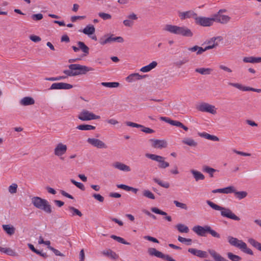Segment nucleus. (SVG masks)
Here are the masks:
<instances>
[{"mask_svg":"<svg viewBox=\"0 0 261 261\" xmlns=\"http://www.w3.org/2000/svg\"><path fill=\"white\" fill-rule=\"evenodd\" d=\"M111 238L113 239L116 240L119 243L125 244V245H130V243L125 241L122 238L116 236L115 235H112Z\"/></svg>","mask_w":261,"mask_h":261,"instance_id":"44","label":"nucleus"},{"mask_svg":"<svg viewBox=\"0 0 261 261\" xmlns=\"http://www.w3.org/2000/svg\"><path fill=\"white\" fill-rule=\"evenodd\" d=\"M77 129L82 130H94L95 126L89 124H81L78 125L76 127Z\"/></svg>","mask_w":261,"mask_h":261,"instance_id":"36","label":"nucleus"},{"mask_svg":"<svg viewBox=\"0 0 261 261\" xmlns=\"http://www.w3.org/2000/svg\"><path fill=\"white\" fill-rule=\"evenodd\" d=\"M140 128H142V132L147 134H151L154 132V130L153 129L150 128L149 127H145L143 125V127H141Z\"/></svg>","mask_w":261,"mask_h":261,"instance_id":"56","label":"nucleus"},{"mask_svg":"<svg viewBox=\"0 0 261 261\" xmlns=\"http://www.w3.org/2000/svg\"><path fill=\"white\" fill-rule=\"evenodd\" d=\"M227 256L229 259L232 261H241L242 258L239 255L233 254L231 252H228L227 253Z\"/></svg>","mask_w":261,"mask_h":261,"instance_id":"42","label":"nucleus"},{"mask_svg":"<svg viewBox=\"0 0 261 261\" xmlns=\"http://www.w3.org/2000/svg\"><path fill=\"white\" fill-rule=\"evenodd\" d=\"M144 239L146 240L152 242L153 243H159V242L158 239H156V238H153L152 237H151V236H144Z\"/></svg>","mask_w":261,"mask_h":261,"instance_id":"57","label":"nucleus"},{"mask_svg":"<svg viewBox=\"0 0 261 261\" xmlns=\"http://www.w3.org/2000/svg\"><path fill=\"white\" fill-rule=\"evenodd\" d=\"M178 241L181 243L187 242V244L188 245H191L192 241V239H187V238H182L180 236H178Z\"/></svg>","mask_w":261,"mask_h":261,"instance_id":"52","label":"nucleus"},{"mask_svg":"<svg viewBox=\"0 0 261 261\" xmlns=\"http://www.w3.org/2000/svg\"><path fill=\"white\" fill-rule=\"evenodd\" d=\"M146 76L145 75H140L138 73H132L130 75H129L126 78V80L129 83L134 82L136 80H141Z\"/></svg>","mask_w":261,"mask_h":261,"instance_id":"22","label":"nucleus"},{"mask_svg":"<svg viewBox=\"0 0 261 261\" xmlns=\"http://www.w3.org/2000/svg\"><path fill=\"white\" fill-rule=\"evenodd\" d=\"M233 193H234L235 194L236 196L239 199H242L243 198H244L247 195V193L246 192H245V191L237 192V191H236L235 189H234V192H233Z\"/></svg>","mask_w":261,"mask_h":261,"instance_id":"45","label":"nucleus"},{"mask_svg":"<svg viewBox=\"0 0 261 261\" xmlns=\"http://www.w3.org/2000/svg\"><path fill=\"white\" fill-rule=\"evenodd\" d=\"M196 109L201 112H208L212 114H215L216 111L214 106L208 103L202 102L196 107Z\"/></svg>","mask_w":261,"mask_h":261,"instance_id":"9","label":"nucleus"},{"mask_svg":"<svg viewBox=\"0 0 261 261\" xmlns=\"http://www.w3.org/2000/svg\"><path fill=\"white\" fill-rule=\"evenodd\" d=\"M0 252L5 253L11 256H13L15 254V252L10 248L0 247Z\"/></svg>","mask_w":261,"mask_h":261,"instance_id":"40","label":"nucleus"},{"mask_svg":"<svg viewBox=\"0 0 261 261\" xmlns=\"http://www.w3.org/2000/svg\"><path fill=\"white\" fill-rule=\"evenodd\" d=\"M228 241L231 245L239 248L243 252L249 255H253V252L252 250L248 248L247 244L242 240H239L236 238L229 236L228 237Z\"/></svg>","mask_w":261,"mask_h":261,"instance_id":"4","label":"nucleus"},{"mask_svg":"<svg viewBox=\"0 0 261 261\" xmlns=\"http://www.w3.org/2000/svg\"><path fill=\"white\" fill-rule=\"evenodd\" d=\"M32 203L36 208L43 211L47 214L52 213L51 206L48 201L39 197H33L32 198Z\"/></svg>","mask_w":261,"mask_h":261,"instance_id":"3","label":"nucleus"},{"mask_svg":"<svg viewBox=\"0 0 261 261\" xmlns=\"http://www.w3.org/2000/svg\"><path fill=\"white\" fill-rule=\"evenodd\" d=\"M207 233L210 234L214 238L217 239H219L221 237L220 234L216 232L215 230L213 229L210 226H208Z\"/></svg>","mask_w":261,"mask_h":261,"instance_id":"43","label":"nucleus"},{"mask_svg":"<svg viewBox=\"0 0 261 261\" xmlns=\"http://www.w3.org/2000/svg\"><path fill=\"white\" fill-rule=\"evenodd\" d=\"M189 61V60L188 58H185L182 60H179L175 62L174 65L178 67H180L182 65L188 63Z\"/></svg>","mask_w":261,"mask_h":261,"instance_id":"48","label":"nucleus"},{"mask_svg":"<svg viewBox=\"0 0 261 261\" xmlns=\"http://www.w3.org/2000/svg\"><path fill=\"white\" fill-rule=\"evenodd\" d=\"M248 243H249L252 246L258 250L261 251V243L257 242L255 240L252 238H250L248 240Z\"/></svg>","mask_w":261,"mask_h":261,"instance_id":"34","label":"nucleus"},{"mask_svg":"<svg viewBox=\"0 0 261 261\" xmlns=\"http://www.w3.org/2000/svg\"><path fill=\"white\" fill-rule=\"evenodd\" d=\"M153 180L155 182L157 183L158 185L163 188H168L170 186V185L168 182H163L162 181L157 178H154Z\"/></svg>","mask_w":261,"mask_h":261,"instance_id":"46","label":"nucleus"},{"mask_svg":"<svg viewBox=\"0 0 261 261\" xmlns=\"http://www.w3.org/2000/svg\"><path fill=\"white\" fill-rule=\"evenodd\" d=\"M149 141L151 143V146L154 148L161 149L166 148L167 146V142L164 140L151 139Z\"/></svg>","mask_w":261,"mask_h":261,"instance_id":"13","label":"nucleus"},{"mask_svg":"<svg viewBox=\"0 0 261 261\" xmlns=\"http://www.w3.org/2000/svg\"><path fill=\"white\" fill-rule=\"evenodd\" d=\"M188 252L201 258H206L208 256L207 253L206 251L198 250L195 248H189Z\"/></svg>","mask_w":261,"mask_h":261,"instance_id":"17","label":"nucleus"},{"mask_svg":"<svg viewBox=\"0 0 261 261\" xmlns=\"http://www.w3.org/2000/svg\"><path fill=\"white\" fill-rule=\"evenodd\" d=\"M47 248L52 251L57 256H64L65 255L61 253L58 250L54 248V247H51V246H47Z\"/></svg>","mask_w":261,"mask_h":261,"instance_id":"55","label":"nucleus"},{"mask_svg":"<svg viewBox=\"0 0 261 261\" xmlns=\"http://www.w3.org/2000/svg\"><path fill=\"white\" fill-rule=\"evenodd\" d=\"M70 181L81 190L84 191L85 190V187L82 183L77 182L73 179H71Z\"/></svg>","mask_w":261,"mask_h":261,"instance_id":"50","label":"nucleus"},{"mask_svg":"<svg viewBox=\"0 0 261 261\" xmlns=\"http://www.w3.org/2000/svg\"><path fill=\"white\" fill-rule=\"evenodd\" d=\"M98 15L103 20L110 19L112 18V16L110 14L103 12L99 13Z\"/></svg>","mask_w":261,"mask_h":261,"instance_id":"54","label":"nucleus"},{"mask_svg":"<svg viewBox=\"0 0 261 261\" xmlns=\"http://www.w3.org/2000/svg\"><path fill=\"white\" fill-rule=\"evenodd\" d=\"M113 35H111L108 38L109 39V43H111L113 41H117L118 42H123L124 41L123 38L122 37H113Z\"/></svg>","mask_w":261,"mask_h":261,"instance_id":"47","label":"nucleus"},{"mask_svg":"<svg viewBox=\"0 0 261 261\" xmlns=\"http://www.w3.org/2000/svg\"><path fill=\"white\" fill-rule=\"evenodd\" d=\"M79 69H77V71H75V75H78L80 74H85L87 72L90 71H93L94 69L92 67H88L85 65H79Z\"/></svg>","mask_w":261,"mask_h":261,"instance_id":"19","label":"nucleus"},{"mask_svg":"<svg viewBox=\"0 0 261 261\" xmlns=\"http://www.w3.org/2000/svg\"><path fill=\"white\" fill-rule=\"evenodd\" d=\"M79 65L80 64H70L68 66V68L69 69L72 70V71H77V69H79Z\"/></svg>","mask_w":261,"mask_h":261,"instance_id":"61","label":"nucleus"},{"mask_svg":"<svg viewBox=\"0 0 261 261\" xmlns=\"http://www.w3.org/2000/svg\"><path fill=\"white\" fill-rule=\"evenodd\" d=\"M203 171L208 173L211 177H213L214 173L217 170L207 166H204L203 167Z\"/></svg>","mask_w":261,"mask_h":261,"instance_id":"41","label":"nucleus"},{"mask_svg":"<svg viewBox=\"0 0 261 261\" xmlns=\"http://www.w3.org/2000/svg\"><path fill=\"white\" fill-rule=\"evenodd\" d=\"M158 65L156 61H152L149 65L142 67L140 71L143 72H147L154 68Z\"/></svg>","mask_w":261,"mask_h":261,"instance_id":"26","label":"nucleus"},{"mask_svg":"<svg viewBox=\"0 0 261 261\" xmlns=\"http://www.w3.org/2000/svg\"><path fill=\"white\" fill-rule=\"evenodd\" d=\"M197 15V14L192 10L180 12L179 14V16L180 17L181 19H185L189 18H193L195 19Z\"/></svg>","mask_w":261,"mask_h":261,"instance_id":"18","label":"nucleus"},{"mask_svg":"<svg viewBox=\"0 0 261 261\" xmlns=\"http://www.w3.org/2000/svg\"><path fill=\"white\" fill-rule=\"evenodd\" d=\"M163 30L173 34L181 35L186 37H192L193 36L191 30L185 26L179 27L168 24L164 26Z\"/></svg>","mask_w":261,"mask_h":261,"instance_id":"1","label":"nucleus"},{"mask_svg":"<svg viewBox=\"0 0 261 261\" xmlns=\"http://www.w3.org/2000/svg\"><path fill=\"white\" fill-rule=\"evenodd\" d=\"M213 71V69L211 68H196L195 69V71L196 72L199 73L202 75H207L211 74V72Z\"/></svg>","mask_w":261,"mask_h":261,"instance_id":"35","label":"nucleus"},{"mask_svg":"<svg viewBox=\"0 0 261 261\" xmlns=\"http://www.w3.org/2000/svg\"><path fill=\"white\" fill-rule=\"evenodd\" d=\"M126 124L127 126L133 127L140 128L141 127H143L142 125L139 124H137V123H136L134 122H126Z\"/></svg>","mask_w":261,"mask_h":261,"instance_id":"59","label":"nucleus"},{"mask_svg":"<svg viewBox=\"0 0 261 261\" xmlns=\"http://www.w3.org/2000/svg\"><path fill=\"white\" fill-rule=\"evenodd\" d=\"M87 142L91 145L98 148H107V145L102 141L95 138H88L87 140Z\"/></svg>","mask_w":261,"mask_h":261,"instance_id":"11","label":"nucleus"},{"mask_svg":"<svg viewBox=\"0 0 261 261\" xmlns=\"http://www.w3.org/2000/svg\"><path fill=\"white\" fill-rule=\"evenodd\" d=\"M113 166L121 171L129 172L130 171V168L126 165L121 162H117L113 164Z\"/></svg>","mask_w":261,"mask_h":261,"instance_id":"21","label":"nucleus"},{"mask_svg":"<svg viewBox=\"0 0 261 261\" xmlns=\"http://www.w3.org/2000/svg\"><path fill=\"white\" fill-rule=\"evenodd\" d=\"M190 172L193 175L196 181L203 180L205 178L204 175L199 171L192 169L191 170Z\"/></svg>","mask_w":261,"mask_h":261,"instance_id":"28","label":"nucleus"},{"mask_svg":"<svg viewBox=\"0 0 261 261\" xmlns=\"http://www.w3.org/2000/svg\"><path fill=\"white\" fill-rule=\"evenodd\" d=\"M19 103L21 106H27L34 105L35 103V100L31 97L26 96L22 98L20 100Z\"/></svg>","mask_w":261,"mask_h":261,"instance_id":"23","label":"nucleus"},{"mask_svg":"<svg viewBox=\"0 0 261 261\" xmlns=\"http://www.w3.org/2000/svg\"><path fill=\"white\" fill-rule=\"evenodd\" d=\"M143 195L147 198H148L151 199H154L155 197L153 194L150 191L146 190L143 191Z\"/></svg>","mask_w":261,"mask_h":261,"instance_id":"49","label":"nucleus"},{"mask_svg":"<svg viewBox=\"0 0 261 261\" xmlns=\"http://www.w3.org/2000/svg\"><path fill=\"white\" fill-rule=\"evenodd\" d=\"M233 192H234V188L233 186H229L222 189L213 190L212 191L213 193H220L225 194L231 193Z\"/></svg>","mask_w":261,"mask_h":261,"instance_id":"20","label":"nucleus"},{"mask_svg":"<svg viewBox=\"0 0 261 261\" xmlns=\"http://www.w3.org/2000/svg\"><path fill=\"white\" fill-rule=\"evenodd\" d=\"M176 228L177 230L182 233H188L189 231V229L188 226L182 224H178L176 225Z\"/></svg>","mask_w":261,"mask_h":261,"instance_id":"37","label":"nucleus"},{"mask_svg":"<svg viewBox=\"0 0 261 261\" xmlns=\"http://www.w3.org/2000/svg\"><path fill=\"white\" fill-rule=\"evenodd\" d=\"M93 197L100 202H102L104 201L103 197L99 194H94Z\"/></svg>","mask_w":261,"mask_h":261,"instance_id":"62","label":"nucleus"},{"mask_svg":"<svg viewBox=\"0 0 261 261\" xmlns=\"http://www.w3.org/2000/svg\"><path fill=\"white\" fill-rule=\"evenodd\" d=\"M217 39H219V40H222V38L221 36L212 38L210 40L207 41V44H209L211 42H213L214 43L213 44V45L206 46L205 48H202V47L198 46V49H197V51L196 53L197 55H201L204 51H205L207 50H208V49H213V48L216 47V46H217L218 45V42H216V40Z\"/></svg>","mask_w":261,"mask_h":261,"instance_id":"8","label":"nucleus"},{"mask_svg":"<svg viewBox=\"0 0 261 261\" xmlns=\"http://www.w3.org/2000/svg\"><path fill=\"white\" fill-rule=\"evenodd\" d=\"M243 61L245 63H254V57H244Z\"/></svg>","mask_w":261,"mask_h":261,"instance_id":"64","label":"nucleus"},{"mask_svg":"<svg viewBox=\"0 0 261 261\" xmlns=\"http://www.w3.org/2000/svg\"><path fill=\"white\" fill-rule=\"evenodd\" d=\"M3 229L9 235H12L15 233V228L10 225H3Z\"/></svg>","mask_w":261,"mask_h":261,"instance_id":"33","label":"nucleus"},{"mask_svg":"<svg viewBox=\"0 0 261 261\" xmlns=\"http://www.w3.org/2000/svg\"><path fill=\"white\" fill-rule=\"evenodd\" d=\"M17 185L15 183L12 184L8 188L9 192L11 194H15L17 192Z\"/></svg>","mask_w":261,"mask_h":261,"instance_id":"51","label":"nucleus"},{"mask_svg":"<svg viewBox=\"0 0 261 261\" xmlns=\"http://www.w3.org/2000/svg\"><path fill=\"white\" fill-rule=\"evenodd\" d=\"M138 19V17L134 13H132L127 16V19L123 21V24L127 27L132 28L134 24V20Z\"/></svg>","mask_w":261,"mask_h":261,"instance_id":"16","label":"nucleus"},{"mask_svg":"<svg viewBox=\"0 0 261 261\" xmlns=\"http://www.w3.org/2000/svg\"><path fill=\"white\" fill-rule=\"evenodd\" d=\"M77 45L80 49H81L82 51L84 53V55L85 56H87L89 54V48L83 42H77Z\"/></svg>","mask_w":261,"mask_h":261,"instance_id":"30","label":"nucleus"},{"mask_svg":"<svg viewBox=\"0 0 261 261\" xmlns=\"http://www.w3.org/2000/svg\"><path fill=\"white\" fill-rule=\"evenodd\" d=\"M78 118L82 121H88L98 119L100 116L90 112L88 110H83L79 115Z\"/></svg>","mask_w":261,"mask_h":261,"instance_id":"7","label":"nucleus"},{"mask_svg":"<svg viewBox=\"0 0 261 261\" xmlns=\"http://www.w3.org/2000/svg\"><path fill=\"white\" fill-rule=\"evenodd\" d=\"M182 143L190 146L195 147L197 145V143L191 138H185L182 140Z\"/></svg>","mask_w":261,"mask_h":261,"instance_id":"38","label":"nucleus"},{"mask_svg":"<svg viewBox=\"0 0 261 261\" xmlns=\"http://www.w3.org/2000/svg\"><path fill=\"white\" fill-rule=\"evenodd\" d=\"M228 85H230L231 86H233L235 88H237L240 90L244 91H252V90H253V88L249 87L243 86L242 85H241L239 83H229Z\"/></svg>","mask_w":261,"mask_h":261,"instance_id":"27","label":"nucleus"},{"mask_svg":"<svg viewBox=\"0 0 261 261\" xmlns=\"http://www.w3.org/2000/svg\"><path fill=\"white\" fill-rule=\"evenodd\" d=\"M32 18L34 20H40L43 18V15L41 13L33 14Z\"/></svg>","mask_w":261,"mask_h":261,"instance_id":"58","label":"nucleus"},{"mask_svg":"<svg viewBox=\"0 0 261 261\" xmlns=\"http://www.w3.org/2000/svg\"><path fill=\"white\" fill-rule=\"evenodd\" d=\"M30 40H31L32 41H33L34 42H39L41 40V39L40 37L36 36V35H31L30 36Z\"/></svg>","mask_w":261,"mask_h":261,"instance_id":"63","label":"nucleus"},{"mask_svg":"<svg viewBox=\"0 0 261 261\" xmlns=\"http://www.w3.org/2000/svg\"><path fill=\"white\" fill-rule=\"evenodd\" d=\"M73 87V86L70 84L66 83H53L49 90H56V89H70Z\"/></svg>","mask_w":261,"mask_h":261,"instance_id":"15","label":"nucleus"},{"mask_svg":"<svg viewBox=\"0 0 261 261\" xmlns=\"http://www.w3.org/2000/svg\"><path fill=\"white\" fill-rule=\"evenodd\" d=\"M208 226L209 225L204 226L196 225L193 227L192 230L197 235L201 237H205L206 234L207 233Z\"/></svg>","mask_w":261,"mask_h":261,"instance_id":"14","label":"nucleus"},{"mask_svg":"<svg viewBox=\"0 0 261 261\" xmlns=\"http://www.w3.org/2000/svg\"><path fill=\"white\" fill-rule=\"evenodd\" d=\"M199 135L206 139L211 140L215 141H218L219 139L216 136L211 135L206 133H199Z\"/></svg>","mask_w":261,"mask_h":261,"instance_id":"32","label":"nucleus"},{"mask_svg":"<svg viewBox=\"0 0 261 261\" xmlns=\"http://www.w3.org/2000/svg\"><path fill=\"white\" fill-rule=\"evenodd\" d=\"M67 150V145L62 143H58L54 149V154L55 155L60 156L64 154Z\"/></svg>","mask_w":261,"mask_h":261,"instance_id":"12","label":"nucleus"},{"mask_svg":"<svg viewBox=\"0 0 261 261\" xmlns=\"http://www.w3.org/2000/svg\"><path fill=\"white\" fill-rule=\"evenodd\" d=\"M195 22L196 24L202 26V27H211L214 22L213 16L211 18L206 17L203 16H198L195 18Z\"/></svg>","mask_w":261,"mask_h":261,"instance_id":"6","label":"nucleus"},{"mask_svg":"<svg viewBox=\"0 0 261 261\" xmlns=\"http://www.w3.org/2000/svg\"><path fill=\"white\" fill-rule=\"evenodd\" d=\"M151 211L155 214L166 216L165 219L168 221L171 222L172 221L171 216H167V214L166 212L159 209L157 207H153L151 208Z\"/></svg>","mask_w":261,"mask_h":261,"instance_id":"24","label":"nucleus"},{"mask_svg":"<svg viewBox=\"0 0 261 261\" xmlns=\"http://www.w3.org/2000/svg\"><path fill=\"white\" fill-rule=\"evenodd\" d=\"M213 17L214 22H217L221 24L227 23L231 19V18L228 15L220 14H215L213 15Z\"/></svg>","mask_w":261,"mask_h":261,"instance_id":"10","label":"nucleus"},{"mask_svg":"<svg viewBox=\"0 0 261 261\" xmlns=\"http://www.w3.org/2000/svg\"><path fill=\"white\" fill-rule=\"evenodd\" d=\"M68 210L71 213L70 216L71 217H73L74 216L82 217L83 216V214L81 213V212L73 206H69L68 207Z\"/></svg>","mask_w":261,"mask_h":261,"instance_id":"31","label":"nucleus"},{"mask_svg":"<svg viewBox=\"0 0 261 261\" xmlns=\"http://www.w3.org/2000/svg\"><path fill=\"white\" fill-rule=\"evenodd\" d=\"M173 203L175 204V205L178 207H180L182 209L187 210H188V206L185 203H181L178 201L174 200L173 201Z\"/></svg>","mask_w":261,"mask_h":261,"instance_id":"53","label":"nucleus"},{"mask_svg":"<svg viewBox=\"0 0 261 261\" xmlns=\"http://www.w3.org/2000/svg\"><path fill=\"white\" fill-rule=\"evenodd\" d=\"M95 29L93 25H87L82 31V32L87 35H90L94 34Z\"/></svg>","mask_w":261,"mask_h":261,"instance_id":"29","label":"nucleus"},{"mask_svg":"<svg viewBox=\"0 0 261 261\" xmlns=\"http://www.w3.org/2000/svg\"><path fill=\"white\" fill-rule=\"evenodd\" d=\"M63 73H65L68 76H74L75 72L72 70H65L63 71Z\"/></svg>","mask_w":261,"mask_h":261,"instance_id":"60","label":"nucleus"},{"mask_svg":"<svg viewBox=\"0 0 261 261\" xmlns=\"http://www.w3.org/2000/svg\"><path fill=\"white\" fill-rule=\"evenodd\" d=\"M145 156L153 161H156L159 163L158 167L159 168L165 169L169 166V163L165 161V158L156 155L155 154H151L146 153Z\"/></svg>","mask_w":261,"mask_h":261,"instance_id":"5","label":"nucleus"},{"mask_svg":"<svg viewBox=\"0 0 261 261\" xmlns=\"http://www.w3.org/2000/svg\"><path fill=\"white\" fill-rule=\"evenodd\" d=\"M101 85L108 88H117L119 86L118 82H102Z\"/></svg>","mask_w":261,"mask_h":261,"instance_id":"39","label":"nucleus"},{"mask_svg":"<svg viewBox=\"0 0 261 261\" xmlns=\"http://www.w3.org/2000/svg\"><path fill=\"white\" fill-rule=\"evenodd\" d=\"M102 254L107 256L112 259H116L118 258V255L111 249L103 250L102 252Z\"/></svg>","mask_w":261,"mask_h":261,"instance_id":"25","label":"nucleus"},{"mask_svg":"<svg viewBox=\"0 0 261 261\" xmlns=\"http://www.w3.org/2000/svg\"><path fill=\"white\" fill-rule=\"evenodd\" d=\"M206 203L213 209L217 211H220L221 215L223 217L236 221H239L240 220V218L232 213V212L229 208L219 206L210 200H207Z\"/></svg>","mask_w":261,"mask_h":261,"instance_id":"2","label":"nucleus"}]
</instances>
